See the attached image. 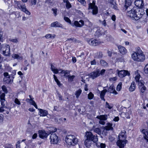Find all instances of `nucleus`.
Segmentation results:
<instances>
[{"instance_id": "52", "label": "nucleus", "mask_w": 148, "mask_h": 148, "mask_svg": "<svg viewBox=\"0 0 148 148\" xmlns=\"http://www.w3.org/2000/svg\"><path fill=\"white\" fill-rule=\"evenodd\" d=\"M2 89L3 91L5 93H7V89L6 87L5 86H3L2 87Z\"/></svg>"}, {"instance_id": "18", "label": "nucleus", "mask_w": 148, "mask_h": 148, "mask_svg": "<svg viewBox=\"0 0 148 148\" xmlns=\"http://www.w3.org/2000/svg\"><path fill=\"white\" fill-rule=\"evenodd\" d=\"M126 141H122L119 139L117 142L116 144L120 148H123L124 147V144H126Z\"/></svg>"}, {"instance_id": "3", "label": "nucleus", "mask_w": 148, "mask_h": 148, "mask_svg": "<svg viewBox=\"0 0 148 148\" xmlns=\"http://www.w3.org/2000/svg\"><path fill=\"white\" fill-rule=\"evenodd\" d=\"M131 10L127 11V12L126 14L129 17L132 19H135L136 18L137 12L138 10L137 8L136 7H134Z\"/></svg>"}, {"instance_id": "26", "label": "nucleus", "mask_w": 148, "mask_h": 148, "mask_svg": "<svg viewBox=\"0 0 148 148\" xmlns=\"http://www.w3.org/2000/svg\"><path fill=\"white\" fill-rule=\"evenodd\" d=\"M142 133L144 134V137L148 142V132L147 130L143 129L142 131Z\"/></svg>"}, {"instance_id": "5", "label": "nucleus", "mask_w": 148, "mask_h": 148, "mask_svg": "<svg viewBox=\"0 0 148 148\" xmlns=\"http://www.w3.org/2000/svg\"><path fill=\"white\" fill-rule=\"evenodd\" d=\"M16 4L18 7L21 9L22 11L25 12L28 15H30V13L27 9L25 4L20 1H17Z\"/></svg>"}, {"instance_id": "11", "label": "nucleus", "mask_w": 148, "mask_h": 148, "mask_svg": "<svg viewBox=\"0 0 148 148\" xmlns=\"http://www.w3.org/2000/svg\"><path fill=\"white\" fill-rule=\"evenodd\" d=\"M118 75L119 77L122 78L125 77L126 75L129 76L130 75V73L127 71L121 70L118 72Z\"/></svg>"}, {"instance_id": "49", "label": "nucleus", "mask_w": 148, "mask_h": 148, "mask_svg": "<svg viewBox=\"0 0 148 148\" xmlns=\"http://www.w3.org/2000/svg\"><path fill=\"white\" fill-rule=\"evenodd\" d=\"M140 77V74H138L136 75L135 77V79L136 82H138L139 81V79Z\"/></svg>"}, {"instance_id": "36", "label": "nucleus", "mask_w": 148, "mask_h": 148, "mask_svg": "<svg viewBox=\"0 0 148 148\" xmlns=\"http://www.w3.org/2000/svg\"><path fill=\"white\" fill-rule=\"evenodd\" d=\"M138 82L139 88L145 86L144 85L145 82L143 80H141Z\"/></svg>"}, {"instance_id": "60", "label": "nucleus", "mask_w": 148, "mask_h": 148, "mask_svg": "<svg viewBox=\"0 0 148 148\" xmlns=\"http://www.w3.org/2000/svg\"><path fill=\"white\" fill-rule=\"evenodd\" d=\"M9 40L10 41L15 43H17L18 42L17 39H10Z\"/></svg>"}, {"instance_id": "53", "label": "nucleus", "mask_w": 148, "mask_h": 148, "mask_svg": "<svg viewBox=\"0 0 148 148\" xmlns=\"http://www.w3.org/2000/svg\"><path fill=\"white\" fill-rule=\"evenodd\" d=\"M116 60L118 62H123L124 61V59L123 57H120L116 59Z\"/></svg>"}, {"instance_id": "1", "label": "nucleus", "mask_w": 148, "mask_h": 148, "mask_svg": "<svg viewBox=\"0 0 148 148\" xmlns=\"http://www.w3.org/2000/svg\"><path fill=\"white\" fill-rule=\"evenodd\" d=\"M132 59L135 61L142 62L145 59V57L143 51L140 49H138L136 51L134 52L132 55Z\"/></svg>"}, {"instance_id": "17", "label": "nucleus", "mask_w": 148, "mask_h": 148, "mask_svg": "<svg viewBox=\"0 0 148 148\" xmlns=\"http://www.w3.org/2000/svg\"><path fill=\"white\" fill-rule=\"evenodd\" d=\"M39 137L42 138H46L48 136V134L44 130H40L39 131Z\"/></svg>"}, {"instance_id": "51", "label": "nucleus", "mask_w": 148, "mask_h": 148, "mask_svg": "<svg viewBox=\"0 0 148 148\" xmlns=\"http://www.w3.org/2000/svg\"><path fill=\"white\" fill-rule=\"evenodd\" d=\"M81 3L84 6L86 5V3L85 0H77Z\"/></svg>"}, {"instance_id": "25", "label": "nucleus", "mask_w": 148, "mask_h": 148, "mask_svg": "<svg viewBox=\"0 0 148 148\" xmlns=\"http://www.w3.org/2000/svg\"><path fill=\"white\" fill-rule=\"evenodd\" d=\"M92 130H93L94 132L97 134H101V131L100 128L98 127H96L95 126H93L92 128Z\"/></svg>"}, {"instance_id": "32", "label": "nucleus", "mask_w": 148, "mask_h": 148, "mask_svg": "<svg viewBox=\"0 0 148 148\" xmlns=\"http://www.w3.org/2000/svg\"><path fill=\"white\" fill-rule=\"evenodd\" d=\"M136 88V86L135 83L134 82H133L132 83L130 86V87L129 90L130 91L132 92L134 91Z\"/></svg>"}, {"instance_id": "48", "label": "nucleus", "mask_w": 148, "mask_h": 148, "mask_svg": "<svg viewBox=\"0 0 148 148\" xmlns=\"http://www.w3.org/2000/svg\"><path fill=\"white\" fill-rule=\"evenodd\" d=\"M144 72L145 73L148 74V64H146L145 67Z\"/></svg>"}, {"instance_id": "39", "label": "nucleus", "mask_w": 148, "mask_h": 148, "mask_svg": "<svg viewBox=\"0 0 148 148\" xmlns=\"http://www.w3.org/2000/svg\"><path fill=\"white\" fill-rule=\"evenodd\" d=\"M53 78H54L55 82L57 83V84L59 86H60V85H61L60 82L59 81V80H58V79H57L56 76L55 75H53Z\"/></svg>"}, {"instance_id": "55", "label": "nucleus", "mask_w": 148, "mask_h": 148, "mask_svg": "<svg viewBox=\"0 0 148 148\" xmlns=\"http://www.w3.org/2000/svg\"><path fill=\"white\" fill-rule=\"evenodd\" d=\"M98 147H101V148H104L106 147V145L105 144L101 143L100 144V146H98L97 144L96 145ZM98 148H99L98 147Z\"/></svg>"}, {"instance_id": "19", "label": "nucleus", "mask_w": 148, "mask_h": 148, "mask_svg": "<svg viewBox=\"0 0 148 148\" xmlns=\"http://www.w3.org/2000/svg\"><path fill=\"white\" fill-rule=\"evenodd\" d=\"M131 3L132 1L131 0H126L124 9L125 10H130V6L131 5Z\"/></svg>"}, {"instance_id": "37", "label": "nucleus", "mask_w": 148, "mask_h": 148, "mask_svg": "<svg viewBox=\"0 0 148 148\" xmlns=\"http://www.w3.org/2000/svg\"><path fill=\"white\" fill-rule=\"evenodd\" d=\"M49 129L48 130L49 131L50 133H51V132H54L57 130V129L56 128H55L53 127H49Z\"/></svg>"}, {"instance_id": "59", "label": "nucleus", "mask_w": 148, "mask_h": 148, "mask_svg": "<svg viewBox=\"0 0 148 148\" xmlns=\"http://www.w3.org/2000/svg\"><path fill=\"white\" fill-rule=\"evenodd\" d=\"M105 106L106 107L110 109H112V106H110L109 104V103H108L107 102H106Z\"/></svg>"}, {"instance_id": "45", "label": "nucleus", "mask_w": 148, "mask_h": 148, "mask_svg": "<svg viewBox=\"0 0 148 148\" xmlns=\"http://www.w3.org/2000/svg\"><path fill=\"white\" fill-rule=\"evenodd\" d=\"M88 98L89 99H93L94 97V95L91 92H90L88 95Z\"/></svg>"}, {"instance_id": "24", "label": "nucleus", "mask_w": 148, "mask_h": 148, "mask_svg": "<svg viewBox=\"0 0 148 148\" xmlns=\"http://www.w3.org/2000/svg\"><path fill=\"white\" fill-rule=\"evenodd\" d=\"M108 3H109L111 5V6L114 9H116L117 7L116 6V2L115 0H108Z\"/></svg>"}, {"instance_id": "14", "label": "nucleus", "mask_w": 148, "mask_h": 148, "mask_svg": "<svg viewBox=\"0 0 148 148\" xmlns=\"http://www.w3.org/2000/svg\"><path fill=\"white\" fill-rule=\"evenodd\" d=\"M4 49L5 50H3V55L6 56H9L10 54L9 46L8 45H5Z\"/></svg>"}, {"instance_id": "31", "label": "nucleus", "mask_w": 148, "mask_h": 148, "mask_svg": "<svg viewBox=\"0 0 148 148\" xmlns=\"http://www.w3.org/2000/svg\"><path fill=\"white\" fill-rule=\"evenodd\" d=\"M102 34V32H101L100 29L99 27H97V30L95 32V36L97 37H99Z\"/></svg>"}, {"instance_id": "6", "label": "nucleus", "mask_w": 148, "mask_h": 148, "mask_svg": "<svg viewBox=\"0 0 148 148\" xmlns=\"http://www.w3.org/2000/svg\"><path fill=\"white\" fill-rule=\"evenodd\" d=\"M95 2L93 1L92 3H90L88 9H92V13L93 15H96L98 13V8L95 5Z\"/></svg>"}, {"instance_id": "44", "label": "nucleus", "mask_w": 148, "mask_h": 148, "mask_svg": "<svg viewBox=\"0 0 148 148\" xmlns=\"http://www.w3.org/2000/svg\"><path fill=\"white\" fill-rule=\"evenodd\" d=\"M66 6L67 9H69L71 7V5L68 0L66 1Z\"/></svg>"}, {"instance_id": "9", "label": "nucleus", "mask_w": 148, "mask_h": 148, "mask_svg": "<svg viewBox=\"0 0 148 148\" xmlns=\"http://www.w3.org/2000/svg\"><path fill=\"white\" fill-rule=\"evenodd\" d=\"M99 72L100 70L99 69H97L95 71H94L91 72L89 74V75L90 77L92 79H94L100 75Z\"/></svg>"}, {"instance_id": "21", "label": "nucleus", "mask_w": 148, "mask_h": 148, "mask_svg": "<svg viewBox=\"0 0 148 148\" xmlns=\"http://www.w3.org/2000/svg\"><path fill=\"white\" fill-rule=\"evenodd\" d=\"M115 88L112 86H110L108 90L107 91L110 93H113L115 95L117 94L116 91L115 90Z\"/></svg>"}, {"instance_id": "62", "label": "nucleus", "mask_w": 148, "mask_h": 148, "mask_svg": "<svg viewBox=\"0 0 148 148\" xmlns=\"http://www.w3.org/2000/svg\"><path fill=\"white\" fill-rule=\"evenodd\" d=\"M14 102L17 104L19 105L21 104L20 101L17 98H16L14 100Z\"/></svg>"}, {"instance_id": "41", "label": "nucleus", "mask_w": 148, "mask_h": 148, "mask_svg": "<svg viewBox=\"0 0 148 148\" xmlns=\"http://www.w3.org/2000/svg\"><path fill=\"white\" fill-rule=\"evenodd\" d=\"M125 117L127 119H130V115L131 114V111L129 110L127 112H125Z\"/></svg>"}, {"instance_id": "50", "label": "nucleus", "mask_w": 148, "mask_h": 148, "mask_svg": "<svg viewBox=\"0 0 148 148\" xmlns=\"http://www.w3.org/2000/svg\"><path fill=\"white\" fill-rule=\"evenodd\" d=\"M51 10L53 12V15L55 16H56L57 15V9L56 8H52Z\"/></svg>"}, {"instance_id": "64", "label": "nucleus", "mask_w": 148, "mask_h": 148, "mask_svg": "<svg viewBox=\"0 0 148 148\" xmlns=\"http://www.w3.org/2000/svg\"><path fill=\"white\" fill-rule=\"evenodd\" d=\"M6 148H13L12 145L10 144H6L5 145Z\"/></svg>"}, {"instance_id": "28", "label": "nucleus", "mask_w": 148, "mask_h": 148, "mask_svg": "<svg viewBox=\"0 0 148 148\" xmlns=\"http://www.w3.org/2000/svg\"><path fill=\"white\" fill-rule=\"evenodd\" d=\"M107 116L106 115H100L97 116L96 118L101 120L106 121L107 119Z\"/></svg>"}, {"instance_id": "20", "label": "nucleus", "mask_w": 148, "mask_h": 148, "mask_svg": "<svg viewBox=\"0 0 148 148\" xmlns=\"http://www.w3.org/2000/svg\"><path fill=\"white\" fill-rule=\"evenodd\" d=\"M51 26L52 27H60L63 28L62 24L58 21H56L51 23Z\"/></svg>"}, {"instance_id": "56", "label": "nucleus", "mask_w": 148, "mask_h": 148, "mask_svg": "<svg viewBox=\"0 0 148 148\" xmlns=\"http://www.w3.org/2000/svg\"><path fill=\"white\" fill-rule=\"evenodd\" d=\"M75 25L77 27H81V25H80V23H79L78 21H75L74 23Z\"/></svg>"}, {"instance_id": "2", "label": "nucleus", "mask_w": 148, "mask_h": 148, "mask_svg": "<svg viewBox=\"0 0 148 148\" xmlns=\"http://www.w3.org/2000/svg\"><path fill=\"white\" fill-rule=\"evenodd\" d=\"M65 140L68 145L72 146L77 144L78 141L77 138L75 136L71 134L67 135L65 138Z\"/></svg>"}, {"instance_id": "16", "label": "nucleus", "mask_w": 148, "mask_h": 148, "mask_svg": "<svg viewBox=\"0 0 148 148\" xmlns=\"http://www.w3.org/2000/svg\"><path fill=\"white\" fill-rule=\"evenodd\" d=\"M10 76H8V77H4L3 78V81L7 84H11L13 82V79L14 77L12 76L11 79H10Z\"/></svg>"}, {"instance_id": "38", "label": "nucleus", "mask_w": 148, "mask_h": 148, "mask_svg": "<svg viewBox=\"0 0 148 148\" xmlns=\"http://www.w3.org/2000/svg\"><path fill=\"white\" fill-rule=\"evenodd\" d=\"M88 27L90 29L91 31H92L94 29V27L93 26L92 23L89 21H88Z\"/></svg>"}, {"instance_id": "15", "label": "nucleus", "mask_w": 148, "mask_h": 148, "mask_svg": "<svg viewBox=\"0 0 148 148\" xmlns=\"http://www.w3.org/2000/svg\"><path fill=\"white\" fill-rule=\"evenodd\" d=\"M38 109L39 111L38 114L40 115V116H45L48 114V112L46 110H44L40 108H38Z\"/></svg>"}, {"instance_id": "12", "label": "nucleus", "mask_w": 148, "mask_h": 148, "mask_svg": "<svg viewBox=\"0 0 148 148\" xmlns=\"http://www.w3.org/2000/svg\"><path fill=\"white\" fill-rule=\"evenodd\" d=\"M126 132L125 130L122 131L121 134H119V138L120 140L122 141H126V135L125 134Z\"/></svg>"}, {"instance_id": "43", "label": "nucleus", "mask_w": 148, "mask_h": 148, "mask_svg": "<svg viewBox=\"0 0 148 148\" xmlns=\"http://www.w3.org/2000/svg\"><path fill=\"white\" fill-rule=\"evenodd\" d=\"M100 64L101 65L103 66H106L107 65V63L104 60H101L100 61Z\"/></svg>"}, {"instance_id": "40", "label": "nucleus", "mask_w": 148, "mask_h": 148, "mask_svg": "<svg viewBox=\"0 0 148 148\" xmlns=\"http://www.w3.org/2000/svg\"><path fill=\"white\" fill-rule=\"evenodd\" d=\"M110 28L113 29L115 30L116 28V25L115 22H113L111 24V25L110 26Z\"/></svg>"}, {"instance_id": "23", "label": "nucleus", "mask_w": 148, "mask_h": 148, "mask_svg": "<svg viewBox=\"0 0 148 148\" xmlns=\"http://www.w3.org/2000/svg\"><path fill=\"white\" fill-rule=\"evenodd\" d=\"M13 58L15 59H17L18 60H21L23 59L22 56H20L18 54L14 53L12 55Z\"/></svg>"}, {"instance_id": "4", "label": "nucleus", "mask_w": 148, "mask_h": 148, "mask_svg": "<svg viewBox=\"0 0 148 148\" xmlns=\"http://www.w3.org/2000/svg\"><path fill=\"white\" fill-rule=\"evenodd\" d=\"M85 136L87 138L95 143L98 141V138L97 134L93 135L91 132H86Z\"/></svg>"}, {"instance_id": "13", "label": "nucleus", "mask_w": 148, "mask_h": 148, "mask_svg": "<svg viewBox=\"0 0 148 148\" xmlns=\"http://www.w3.org/2000/svg\"><path fill=\"white\" fill-rule=\"evenodd\" d=\"M134 4L138 8H142L144 5L143 0H136L134 2Z\"/></svg>"}, {"instance_id": "27", "label": "nucleus", "mask_w": 148, "mask_h": 148, "mask_svg": "<svg viewBox=\"0 0 148 148\" xmlns=\"http://www.w3.org/2000/svg\"><path fill=\"white\" fill-rule=\"evenodd\" d=\"M107 91V90L106 89L103 90L102 91H101L100 95V97L101 99L102 100H103L104 101H105V99L104 98V97Z\"/></svg>"}, {"instance_id": "22", "label": "nucleus", "mask_w": 148, "mask_h": 148, "mask_svg": "<svg viewBox=\"0 0 148 148\" xmlns=\"http://www.w3.org/2000/svg\"><path fill=\"white\" fill-rule=\"evenodd\" d=\"M119 49L120 53L123 55L127 53V51L124 47L119 46L118 47Z\"/></svg>"}, {"instance_id": "46", "label": "nucleus", "mask_w": 148, "mask_h": 148, "mask_svg": "<svg viewBox=\"0 0 148 148\" xmlns=\"http://www.w3.org/2000/svg\"><path fill=\"white\" fill-rule=\"evenodd\" d=\"M122 87V83L120 82L117 86L116 90L117 91H120Z\"/></svg>"}, {"instance_id": "34", "label": "nucleus", "mask_w": 148, "mask_h": 148, "mask_svg": "<svg viewBox=\"0 0 148 148\" xmlns=\"http://www.w3.org/2000/svg\"><path fill=\"white\" fill-rule=\"evenodd\" d=\"M56 36L55 34H48L46 35L45 36V37L47 39L49 38H54Z\"/></svg>"}, {"instance_id": "42", "label": "nucleus", "mask_w": 148, "mask_h": 148, "mask_svg": "<svg viewBox=\"0 0 148 148\" xmlns=\"http://www.w3.org/2000/svg\"><path fill=\"white\" fill-rule=\"evenodd\" d=\"M67 77H68V80L69 81L71 82L73 81V79L75 78V76L74 75H73L72 76L68 75Z\"/></svg>"}, {"instance_id": "61", "label": "nucleus", "mask_w": 148, "mask_h": 148, "mask_svg": "<svg viewBox=\"0 0 148 148\" xmlns=\"http://www.w3.org/2000/svg\"><path fill=\"white\" fill-rule=\"evenodd\" d=\"M60 71V69H58L56 68L53 70L52 71L55 74H57L59 73V72Z\"/></svg>"}, {"instance_id": "54", "label": "nucleus", "mask_w": 148, "mask_h": 148, "mask_svg": "<svg viewBox=\"0 0 148 148\" xmlns=\"http://www.w3.org/2000/svg\"><path fill=\"white\" fill-rule=\"evenodd\" d=\"M99 22H100V23H101V24L104 26L105 27L106 26L107 24L105 20H104L103 21H101V20H99Z\"/></svg>"}, {"instance_id": "30", "label": "nucleus", "mask_w": 148, "mask_h": 148, "mask_svg": "<svg viewBox=\"0 0 148 148\" xmlns=\"http://www.w3.org/2000/svg\"><path fill=\"white\" fill-rule=\"evenodd\" d=\"M84 143L86 147H89L90 146L91 141L86 138L84 141Z\"/></svg>"}, {"instance_id": "58", "label": "nucleus", "mask_w": 148, "mask_h": 148, "mask_svg": "<svg viewBox=\"0 0 148 148\" xmlns=\"http://www.w3.org/2000/svg\"><path fill=\"white\" fill-rule=\"evenodd\" d=\"M64 19L66 22L69 23H71V20H70V19L68 17L64 16Z\"/></svg>"}, {"instance_id": "10", "label": "nucleus", "mask_w": 148, "mask_h": 148, "mask_svg": "<svg viewBox=\"0 0 148 148\" xmlns=\"http://www.w3.org/2000/svg\"><path fill=\"white\" fill-rule=\"evenodd\" d=\"M89 44L93 46L98 45L100 43L99 41L96 39L92 38L87 40Z\"/></svg>"}, {"instance_id": "33", "label": "nucleus", "mask_w": 148, "mask_h": 148, "mask_svg": "<svg viewBox=\"0 0 148 148\" xmlns=\"http://www.w3.org/2000/svg\"><path fill=\"white\" fill-rule=\"evenodd\" d=\"M108 125L105 127V129L106 130H112L113 128L112 126V123H108Z\"/></svg>"}, {"instance_id": "35", "label": "nucleus", "mask_w": 148, "mask_h": 148, "mask_svg": "<svg viewBox=\"0 0 148 148\" xmlns=\"http://www.w3.org/2000/svg\"><path fill=\"white\" fill-rule=\"evenodd\" d=\"M82 92V90L80 89L76 91L75 93V95H76V97L77 98H78L81 94V93Z\"/></svg>"}, {"instance_id": "8", "label": "nucleus", "mask_w": 148, "mask_h": 148, "mask_svg": "<svg viewBox=\"0 0 148 148\" xmlns=\"http://www.w3.org/2000/svg\"><path fill=\"white\" fill-rule=\"evenodd\" d=\"M137 10H138L137 12L136 18H135V20H138L142 17L145 14V12L143 9L141 8H138Z\"/></svg>"}, {"instance_id": "47", "label": "nucleus", "mask_w": 148, "mask_h": 148, "mask_svg": "<svg viewBox=\"0 0 148 148\" xmlns=\"http://www.w3.org/2000/svg\"><path fill=\"white\" fill-rule=\"evenodd\" d=\"M76 41V39L73 38L68 39L66 40V41H68L69 43H72L74 41Z\"/></svg>"}, {"instance_id": "7", "label": "nucleus", "mask_w": 148, "mask_h": 148, "mask_svg": "<svg viewBox=\"0 0 148 148\" xmlns=\"http://www.w3.org/2000/svg\"><path fill=\"white\" fill-rule=\"evenodd\" d=\"M51 143L53 144H56L58 142L59 139L58 136L55 134H51L50 136Z\"/></svg>"}, {"instance_id": "29", "label": "nucleus", "mask_w": 148, "mask_h": 148, "mask_svg": "<svg viewBox=\"0 0 148 148\" xmlns=\"http://www.w3.org/2000/svg\"><path fill=\"white\" fill-rule=\"evenodd\" d=\"M139 88L140 89V95L142 96L144 95V93L146 89V87L145 86H143V87H142Z\"/></svg>"}, {"instance_id": "57", "label": "nucleus", "mask_w": 148, "mask_h": 148, "mask_svg": "<svg viewBox=\"0 0 148 148\" xmlns=\"http://www.w3.org/2000/svg\"><path fill=\"white\" fill-rule=\"evenodd\" d=\"M5 95L4 93H3L0 95V100H5Z\"/></svg>"}, {"instance_id": "63", "label": "nucleus", "mask_w": 148, "mask_h": 148, "mask_svg": "<svg viewBox=\"0 0 148 148\" xmlns=\"http://www.w3.org/2000/svg\"><path fill=\"white\" fill-rule=\"evenodd\" d=\"M1 102V106H3V107H6V106H5V104L4 103L5 101V100H0Z\"/></svg>"}]
</instances>
